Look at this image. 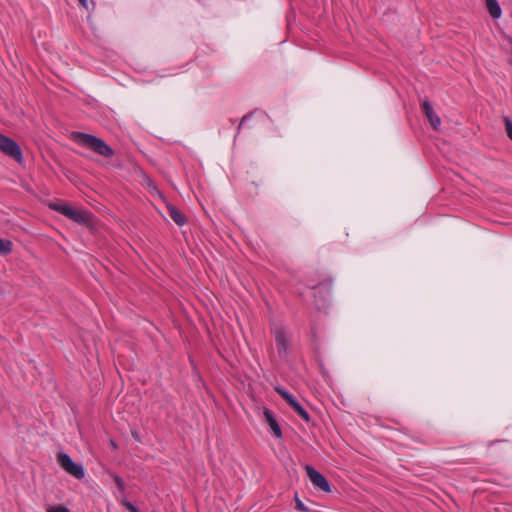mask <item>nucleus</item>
<instances>
[{
    "instance_id": "obj_15",
    "label": "nucleus",
    "mask_w": 512,
    "mask_h": 512,
    "mask_svg": "<svg viewBox=\"0 0 512 512\" xmlns=\"http://www.w3.org/2000/svg\"><path fill=\"white\" fill-rule=\"evenodd\" d=\"M504 123L506 128V133L508 137L512 140V121L508 117H504Z\"/></svg>"
},
{
    "instance_id": "obj_13",
    "label": "nucleus",
    "mask_w": 512,
    "mask_h": 512,
    "mask_svg": "<svg viewBox=\"0 0 512 512\" xmlns=\"http://www.w3.org/2000/svg\"><path fill=\"white\" fill-rule=\"evenodd\" d=\"M120 504L129 512H140L139 509L130 501L127 500L126 497L121 498Z\"/></svg>"
},
{
    "instance_id": "obj_1",
    "label": "nucleus",
    "mask_w": 512,
    "mask_h": 512,
    "mask_svg": "<svg viewBox=\"0 0 512 512\" xmlns=\"http://www.w3.org/2000/svg\"><path fill=\"white\" fill-rule=\"evenodd\" d=\"M71 139L78 145L89 148L104 157H111L113 155V150L109 145L91 134L75 132L71 135Z\"/></svg>"
},
{
    "instance_id": "obj_4",
    "label": "nucleus",
    "mask_w": 512,
    "mask_h": 512,
    "mask_svg": "<svg viewBox=\"0 0 512 512\" xmlns=\"http://www.w3.org/2000/svg\"><path fill=\"white\" fill-rule=\"evenodd\" d=\"M0 152L13 158L19 164L23 163V155L20 146L11 138L0 134Z\"/></svg>"
},
{
    "instance_id": "obj_9",
    "label": "nucleus",
    "mask_w": 512,
    "mask_h": 512,
    "mask_svg": "<svg viewBox=\"0 0 512 512\" xmlns=\"http://www.w3.org/2000/svg\"><path fill=\"white\" fill-rule=\"evenodd\" d=\"M489 14L494 19H499L502 15L501 7L497 0H485Z\"/></svg>"
},
{
    "instance_id": "obj_6",
    "label": "nucleus",
    "mask_w": 512,
    "mask_h": 512,
    "mask_svg": "<svg viewBox=\"0 0 512 512\" xmlns=\"http://www.w3.org/2000/svg\"><path fill=\"white\" fill-rule=\"evenodd\" d=\"M276 391L287 401V403L294 409V411L306 422L310 421V416L307 411L300 405L295 397L282 388H276Z\"/></svg>"
},
{
    "instance_id": "obj_20",
    "label": "nucleus",
    "mask_w": 512,
    "mask_h": 512,
    "mask_svg": "<svg viewBox=\"0 0 512 512\" xmlns=\"http://www.w3.org/2000/svg\"><path fill=\"white\" fill-rule=\"evenodd\" d=\"M245 120H246V119L244 118V119L241 121V124H240L241 126L244 124Z\"/></svg>"
},
{
    "instance_id": "obj_10",
    "label": "nucleus",
    "mask_w": 512,
    "mask_h": 512,
    "mask_svg": "<svg viewBox=\"0 0 512 512\" xmlns=\"http://www.w3.org/2000/svg\"><path fill=\"white\" fill-rule=\"evenodd\" d=\"M168 210H169L170 217L173 219V221L176 224H178L180 226L185 224V222H186L185 217L177 208H175L173 206H169Z\"/></svg>"
},
{
    "instance_id": "obj_11",
    "label": "nucleus",
    "mask_w": 512,
    "mask_h": 512,
    "mask_svg": "<svg viewBox=\"0 0 512 512\" xmlns=\"http://www.w3.org/2000/svg\"><path fill=\"white\" fill-rule=\"evenodd\" d=\"M275 341L280 351H285L288 343V339L282 330L275 331Z\"/></svg>"
},
{
    "instance_id": "obj_14",
    "label": "nucleus",
    "mask_w": 512,
    "mask_h": 512,
    "mask_svg": "<svg viewBox=\"0 0 512 512\" xmlns=\"http://www.w3.org/2000/svg\"><path fill=\"white\" fill-rule=\"evenodd\" d=\"M47 512H70V510L63 505H54L47 508Z\"/></svg>"
},
{
    "instance_id": "obj_8",
    "label": "nucleus",
    "mask_w": 512,
    "mask_h": 512,
    "mask_svg": "<svg viewBox=\"0 0 512 512\" xmlns=\"http://www.w3.org/2000/svg\"><path fill=\"white\" fill-rule=\"evenodd\" d=\"M263 414H264L266 422L269 425L271 433L276 438L280 439L282 437V431H281V428H280L279 424L277 423L276 419L274 418L272 411H270L269 409H265Z\"/></svg>"
},
{
    "instance_id": "obj_2",
    "label": "nucleus",
    "mask_w": 512,
    "mask_h": 512,
    "mask_svg": "<svg viewBox=\"0 0 512 512\" xmlns=\"http://www.w3.org/2000/svg\"><path fill=\"white\" fill-rule=\"evenodd\" d=\"M50 208L80 224L88 223L91 219V214L87 210L75 209L68 203H51Z\"/></svg>"
},
{
    "instance_id": "obj_16",
    "label": "nucleus",
    "mask_w": 512,
    "mask_h": 512,
    "mask_svg": "<svg viewBox=\"0 0 512 512\" xmlns=\"http://www.w3.org/2000/svg\"><path fill=\"white\" fill-rule=\"evenodd\" d=\"M114 481H115L118 489L123 492L125 490L124 481L119 476H117V475L114 476Z\"/></svg>"
},
{
    "instance_id": "obj_5",
    "label": "nucleus",
    "mask_w": 512,
    "mask_h": 512,
    "mask_svg": "<svg viewBox=\"0 0 512 512\" xmlns=\"http://www.w3.org/2000/svg\"><path fill=\"white\" fill-rule=\"evenodd\" d=\"M305 470L310 481L316 488L327 493L331 491V486L329 482L320 472H318L316 469L309 465L305 467Z\"/></svg>"
},
{
    "instance_id": "obj_3",
    "label": "nucleus",
    "mask_w": 512,
    "mask_h": 512,
    "mask_svg": "<svg viewBox=\"0 0 512 512\" xmlns=\"http://www.w3.org/2000/svg\"><path fill=\"white\" fill-rule=\"evenodd\" d=\"M57 462L60 467L68 474L76 479H83L85 477V469L83 465L73 461V459L65 452H59L56 456Z\"/></svg>"
},
{
    "instance_id": "obj_7",
    "label": "nucleus",
    "mask_w": 512,
    "mask_h": 512,
    "mask_svg": "<svg viewBox=\"0 0 512 512\" xmlns=\"http://www.w3.org/2000/svg\"><path fill=\"white\" fill-rule=\"evenodd\" d=\"M422 111L425 115V117L430 122L431 126L435 130H439L441 126V119L440 117L434 112L433 107L431 103L428 100H424L421 105Z\"/></svg>"
},
{
    "instance_id": "obj_17",
    "label": "nucleus",
    "mask_w": 512,
    "mask_h": 512,
    "mask_svg": "<svg viewBox=\"0 0 512 512\" xmlns=\"http://www.w3.org/2000/svg\"><path fill=\"white\" fill-rule=\"evenodd\" d=\"M296 508L302 512L308 511V508L298 498H296Z\"/></svg>"
},
{
    "instance_id": "obj_19",
    "label": "nucleus",
    "mask_w": 512,
    "mask_h": 512,
    "mask_svg": "<svg viewBox=\"0 0 512 512\" xmlns=\"http://www.w3.org/2000/svg\"><path fill=\"white\" fill-rule=\"evenodd\" d=\"M149 187L152 188L153 190H156V187L150 183H149Z\"/></svg>"
},
{
    "instance_id": "obj_18",
    "label": "nucleus",
    "mask_w": 512,
    "mask_h": 512,
    "mask_svg": "<svg viewBox=\"0 0 512 512\" xmlns=\"http://www.w3.org/2000/svg\"><path fill=\"white\" fill-rule=\"evenodd\" d=\"M78 1L86 10H89L88 0H78Z\"/></svg>"
},
{
    "instance_id": "obj_12",
    "label": "nucleus",
    "mask_w": 512,
    "mask_h": 512,
    "mask_svg": "<svg viewBox=\"0 0 512 512\" xmlns=\"http://www.w3.org/2000/svg\"><path fill=\"white\" fill-rule=\"evenodd\" d=\"M12 251V242L0 238V254L6 255Z\"/></svg>"
}]
</instances>
